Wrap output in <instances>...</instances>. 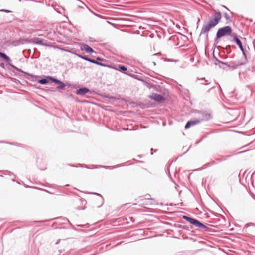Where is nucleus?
<instances>
[{
    "label": "nucleus",
    "mask_w": 255,
    "mask_h": 255,
    "mask_svg": "<svg viewBox=\"0 0 255 255\" xmlns=\"http://www.w3.org/2000/svg\"><path fill=\"white\" fill-rule=\"evenodd\" d=\"M220 67L222 68L223 69H225L227 67L225 65H222L221 64V65H220Z\"/></svg>",
    "instance_id": "32"
},
{
    "label": "nucleus",
    "mask_w": 255,
    "mask_h": 255,
    "mask_svg": "<svg viewBox=\"0 0 255 255\" xmlns=\"http://www.w3.org/2000/svg\"><path fill=\"white\" fill-rule=\"evenodd\" d=\"M214 58L215 59L216 61L218 62V63L221 64L222 65H225L227 67L233 69H236L238 66L242 65L243 64V63L240 62L239 61H231L227 63H224L217 59L214 56Z\"/></svg>",
    "instance_id": "3"
},
{
    "label": "nucleus",
    "mask_w": 255,
    "mask_h": 255,
    "mask_svg": "<svg viewBox=\"0 0 255 255\" xmlns=\"http://www.w3.org/2000/svg\"><path fill=\"white\" fill-rule=\"evenodd\" d=\"M250 226H255L253 223H250V224H246L244 228V230H245L246 232H247L249 230V227Z\"/></svg>",
    "instance_id": "19"
},
{
    "label": "nucleus",
    "mask_w": 255,
    "mask_h": 255,
    "mask_svg": "<svg viewBox=\"0 0 255 255\" xmlns=\"http://www.w3.org/2000/svg\"><path fill=\"white\" fill-rule=\"evenodd\" d=\"M246 146H247V145H246ZM245 147V146H243V147H242V148H243V147Z\"/></svg>",
    "instance_id": "47"
},
{
    "label": "nucleus",
    "mask_w": 255,
    "mask_h": 255,
    "mask_svg": "<svg viewBox=\"0 0 255 255\" xmlns=\"http://www.w3.org/2000/svg\"><path fill=\"white\" fill-rule=\"evenodd\" d=\"M90 92V90L86 87H82L77 89L76 94L79 95L83 96Z\"/></svg>",
    "instance_id": "7"
},
{
    "label": "nucleus",
    "mask_w": 255,
    "mask_h": 255,
    "mask_svg": "<svg viewBox=\"0 0 255 255\" xmlns=\"http://www.w3.org/2000/svg\"><path fill=\"white\" fill-rule=\"evenodd\" d=\"M230 156H231V155L227 156L226 157H224L223 159H221L219 158H216V161L217 163H220L223 160H225L227 159V157H230Z\"/></svg>",
    "instance_id": "20"
},
{
    "label": "nucleus",
    "mask_w": 255,
    "mask_h": 255,
    "mask_svg": "<svg viewBox=\"0 0 255 255\" xmlns=\"http://www.w3.org/2000/svg\"><path fill=\"white\" fill-rule=\"evenodd\" d=\"M232 37L233 38L232 41L234 42L239 47L242 45V42L237 37V34L235 33H233L232 35Z\"/></svg>",
    "instance_id": "12"
},
{
    "label": "nucleus",
    "mask_w": 255,
    "mask_h": 255,
    "mask_svg": "<svg viewBox=\"0 0 255 255\" xmlns=\"http://www.w3.org/2000/svg\"><path fill=\"white\" fill-rule=\"evenodd\" d=\"M91 63H93V64H96V65H99V66H102V67H110V66L107 65V64L99 62L97 61L96 60H94V59H92V60Z\"/></svg>",
    "instance_id": "14"
},
{
    "label": "nucleus",
    "mask_w": 255,
    "mask_h": 255,
    "mask_svg": "<svg viewBox=\"0 0 255 255\" xmlns=\"http://www.w3.org/2000/svg\"><path fill=\"white\" fill-rule=\"evenodd\" d=\"M167 61H168V62H173L174 61L173 60H170L169 59L166 60Z\"/></svg>",
    "instance_id": "38"
},
{
    "label": "nucleus",
    "mask_w": 255,
    "mask_h": 255,
    "mask_svg": "<svg viewBox=\"0 0 255 255\" xmlns=\"http://www.w3.org/2000/svg\"><path fill=\"white\" fill-rule=\"evenodd\" d=\"M81 49L85 50L88 53L91 54L94 52V50L86 44H82Z\"/></svg>",
    "instance_id": "10"
},
{
    "label": "nucleus",
    "mask_w": 255,
    "mask_h": 255,
    "mask_svg": "<svg viewBox=\"0 0 255 255\" xmlns=\"http://www.w3.org/2000/svg\"><path fill=\"white\" fill-rule=\"evenodd\" d=\"M182 218L185 219V220H186L189 223H190L191 225L193 224V223H194L195 220H196L195 219H194L193 218L188 217V216H186V215L183 216Z\"/></svg>",
    "instance_id": "13"
},
{
    "label": "nucleus",
    "mask_w": 255,
    "mask_h": 255,
    "mask_svg": "<svg viewBox=\"0 0 255 255\" xmlns=\"http://www.w3.org/2000/svg\"><path fill=\"white\" fill-rule=\"evenodd\" d=\"M92 60V59L88 57L87 60L86 61L91 63Z\"/></svg>",
    "instance_id": "35"
},
{
    "label": "nucleus",
    "mask_w": 255,
    "mask_h": 255,
    "mask_svg": "<svg viewBox=\"0 0 255 255\" xmlns=\"http://www.w3.org/2000/svg\"><path fill=\"white\" fill-rule=\"evenodd\" d=\"M61 217H57L56 218H54V219H60Z\"/></svg>",
    "instance_id": "44"
},
{
    "label": "nucleus",
    "mask_w": 255,
    "mask_h": 255,
    "mask_svg": "<svg viewBox=\"0 0 255 255\" xmlns=\"http://www.w3.org/2000/svg\"><path fill=\"white\" fill-rule=\"evenodd\" d=\"M201 122V120H190L187 122L185 126V128L186 129H188L191 126H193L197 124L200 123Z\"/></svg>",
    "instance_id": "6"
},
{
    "label": "nucleus",
    "mask_w": 255,
    "mask_h": 255,
    "mask_svg": "<svg viewBox=\"0 0 255 255\" xmlns=\"http://www.w3.org/2000/svg\"><path fill=\"white\" fill-rule=\"evenodd\" d=\"M232 28L230 26H226L218 29L217 31L216 37L214 40V44H217L219 42V40L221 37L230 35L232 37Z\"/></svg>",
    "instance_id": "2"
},
{
    "label": "nucleus",
    "mask_w": 255,
    "mask_h": 255,
    "mask_svg": "<svg viewBox=\"0 0 255 255\" xmlns=\"http://www.w3.org/2000/svg\"><path fill=\"white\" fill-rule=\"evenodd\" d=\"M77 209H78V210H80V209H81V208H80L79 207H77Z\"/></svg>",
    "instance_id": "45"
},
{
    "label": "nucleus",
    "mask_w": 255,
    "mask_h": 255,
    "mask_svg": "<svg viewBox=\"0 0 255 255\" xmlns=\"http://www.w3.org/2000/svg\"><path fill=\"white\" fill-rule=\"evenodd\" d=\"M80 3H81V5H78V6L80 8H84V7H87V6L83 2H82L81 1H80Z\"/></svg>",
    "instance_id": "24"
},
{
    "label": "nucleus",
    "mask_w": 255,
    "mask_h": 255,
    "mask_svg": "<svg viewBox=\"0 0 255 255\" xmlns=\"http://www.w3.org/2000/svg\"><path fill=\"white\" fill-rule=\"evenodd\" d=\"M248 150H245V151H241V152H238L237 153H233L232 154V155H235V154H241V153H244V152H245L246 151H247Z\"/></svg>",
    "instance_id": "31"
},
{
    "label": "nucleus",
    "mask_w": 255,
    "mask_h": 255,
    "mask_svg": "<svg viewBox=\"0 0 255 255\" xmlns=\"http://www.w3.org/2000/svg\"><path fill=\"white\" fill-rule=\"evenodd\" d=\"M211 165L210 164V162H208L206 164H205V165H204L202 167V168L203 169H205L206 168H207V167H211Z\"/></svg>",
    "instance_id": "23"
},
{
    "label": "nucleus",
    "mask_w": 255,
    "mask_h": 255,
    "mask_svg": "<svg viewBox=\"0 0 255 255\" xmlns=\"http://www.w3.org/2000/svg\"><path fill=\"white\" fill-rule=\"evenodd\" d=\"M120 165H118L115 167H112V166H103V167L105 168V169H113L115 167H120Z\"/></svg>",
    "instance_id": "22"
},
{
    "label": "nucleus",
    "mask_w": 255,
    "mask_h": 255,
    "mask_svg": "<svg viewBox=\"0 0 255 255\" xmlns=\"http://www.w3.org/2000/svg\"><path fill=\"white\" fill-rule=\"evenodd\" d=\"M222 18L221 13L220 11L216 12L209 19L208 21H204L202 27L200 35L206 34L208 37V33L210 30L215 27L220 22Z\"/></svg>",
    "instance_id": "1"
},
{
    "label": "nucleus",
    "mask_w": 255,
    "mask_h": 255,
    "mask_svg": "<svg viewBox=\"0 0 255 255\" xmlns=\"http://www.w3.org/2000/svg\"><path fill=\"white\" fill-rule=\"evenodd\" d=\"M152 151H153V148H151V155H153Z\"/></svg>",
    "instance_id": "39"
},
{
    "label": "nucleus",
    "mask_w": 255,
    "mask_h": 255,
    "mask_svg": "<svg viewBox=\"0 0 255 255\" xmlns=\"http://www.w3.org/2000/svg\"><path fill=\"white\" fill-rule=\"evenodd\" d=\"M93 194H96V195H99V194L96 193H93Z\"/></svg>",
    "instance_id": "42"
},
{
    "label": "nucleus",
    "mask_w": 255,
    "mask_h": 255,
    "mask_svg": "<svg viewBox=\"0 0 255 255\" xmlns=\"http://www.w3.org/2000/svg\"><path fill=\"white\" fill-rule=\"evenodd\" d=\"M183 229L188 230V227L187 226H183Z\"/></svg>",
    "instance_id": "36"
},
{
    "label": "nucleus",
    "mask_w": 255,
    "mask_h": 255,
    "mask_svg": "<svg viewBox=\"0 0 255 255\" xmlns=\"http://www.w3.org/2000/svg\"><path fill=\"white\" fill-rule=\"evenodd\" d=\"M60 239H59L57 241V242L55 243L56 244H58L60 243Z\"/></svg>",
    "instance_id": "37"
},
{
    "label": "nucleus",
    "mask_w": 255,
    "mask_h": 255,
    "mask_svg": "<svg viewBox=\"0 0 255 255\" xmlns=\"http://www.w3.org/2000/svg\"><path fill=\"white\" fill-rule=\"evenodd\" d=\"M224 16L227 21L229 22H231L232 21L231 17L227 13H225L224 14Z\"/></svg>",
    "instance_id": "18"
},
{
    "label": "nucleus",
    "mask_w": 255,
    "mask_h": 255,
    "mask_svg": "<svg viewBox=\"0 0 255 255\" xmlns=\"http://www.w3.org/2000/svg\"><path fill=\"white\" fill-rule=\"evenodd\" d=\"M223 7H224V8L226 9L227 10H229V9L225 6H223Z\"/></svg>",
    "instance_id": "40"
},
{
    "label": "nucleus",
    "mask_w": 255,
    "mask_h": 255,
    "mask_svg": "<svg viewBox=\"0 0 255 255\" xmlns=\"http://www.w3.org/2000/svg\"><path fill=\"white\" fill-rule=\"evenodd\" d=\"M210 163L211 166L217 164L216 161L214 160L211 161V162H210Z\"/></svg>",
    "instance_id": "28"
},
{
    "label": "nucleus",
    "mask_w": 255,
    "mask_h": 255,
    "mask_svg": "<svg viewBox=\"0 0 255 255\" xmlns=\"http://www.w3.org/2000/svg\"><path fill=\"white\" fill-rule=\"evenodd\" d=\"M65 86H66L65 84L62 82V83H60L59 84V85H58L57 87V88L59 89H63L65 87Z\"/></svg>",
    "instance_id": "21"
},
{
    "label": "nucleus",
    "mask_w": 255,
    "mask_h": 255,
    "mask_svg": "<svg viewBox=\"0 0 255 255\" xmlns=\"http://www.w3.org/2000/svg\"><path fill=\"white\" fill-rule=\"evenodd\" d=\"M192 225H194L196 227L203 229L204 230H207L208 229V228L205 225L203 224L197 219L195 220L194 223Z\"/></svg>",
    "instance_id": "8"
},
{
    "label": "nucleus",
    "mask_w": 255,
    "mask_h": 255,
    "mask_svg": "<svg viewBox=\"0 0 255 255\" xmlns=\"http://www.w3.org/2000/svg\"><path fill=\"white\" fill-rule=\"evenodd\" d=\"M69 52H70V53H72L71 51H68ZM73 54H75V55H76L77 56H78V57L82 59V57H83V56L81 55H80L79 54H77L76 53H75V52H72Z\"/></svg>",
    "instance_id": "25"
},
{
    "label": "nucleus",
    "mask_w": 255,
    "mask_h": 255,
    "mask_svg": "<svg viewBox=\"0 0 255 255\" xmlns=\"http://www.w3.org/2000/svg\"><path fill=\"white\" fill-rule=\"evenodd\" d=\"M239 47L240 50L242 51V52H244L245 50H244L242 45H241V46H240Z\"/></svg>",
    "instance_id": "30"
},
{
    "label": "nucleus",
    "mask_w": 255,
    "mask_h": 255,
    "mask_svg": "<svg viewBox=\"0 0 255 255\" xmlns=\"http://www.w3.org/2000/svg\"><path fill=\"white\" fill-rule=\"evenodd\" d=\"M198 80L204 81L203 82L201 83V84L205 85H208L210 83V82L209 81V80H206L205 78H197L196 81Z\"/></svg>",
    "instance_id": "16"
},
{
    "label": "nucleus",
    "mask_w": 255,
    "mask_h": 255,
    "mask_svg": "<svg viewBox=\"0 0 255 255\" xmlns=\"http://www.w3.org/2000/svg\"><path fill=\"white\" fill-rule=\"evenodd\" d=\"M0 57L2 59L6 60L7 62L11 61L10 58L5 53L0 52Z\"/></svg>",
    "instance_id": "15"
},
{
    "label": "nucleus",
    "mask_w": 255,
    "mask_h": 255,
    "mask_svg": "<svg viewBox=\"0 0 255 255\" xmlns=\"http://www.w3.org/2000/svg\"><path fill=\"white\" fill-rule=\"evenodd\" d=\"M149 98L152 100H154L157 102H161L164 99V97L160 95L155 93H153Z\"/></svg>",
    "instance_id": "5"
},
{
    "label": "nucleus",
    "mask_w": 255,
    "mask_h": 255,
    "mask_svg": "<svg viewBox=\"0 0 255 255\" xmlns=\"http://www.w3.org/2000/svg\"><path fill=\"white\" fill-rule=\"evenodd\" d=\"M64 220H66V221L67 220V219H64Z\"/></svg>",
    "instance_id": "46"
},
{
    "label": "nucleus",
    "mask_w": 255,
    "mask_h": 255,
    "mask_svg": "<svg viewBox=\"0 0 255 255\" xmlns=\"http://www.w3.org/2000/svg\"><path fill=\"white\" fill-rule=\"evenodd\" d=\"M44 39L41 38L34 37L33 38V43L43 46H47V44L44 43Z\"/></svg>",
    "instance_id": "9"
},
{
    "label": "nucleus",
    "mask_w": 255,
    "mask_h": 255,
    "mask_svg": "<svg viewBox=\"0 0 255 255\" xmlns=\"http://www.w3.org/2000/svg\"><path fill=\"white\" fill-rule=\"evenodd\" d=\"M225 47H226V51H227V52L229 53H230L231 52V50H228V48H230V45H226L225 46Z\"/></svg>",
    "instance_id": "26"
},
{
    "label": "nucleus",
    "mask_w": 255,
    "mask_h": 255,
    "mask_svg": "<svg viewBox=\"0 0 255 255\" xmlns=\"http://www.w3.org/2000/svg\"><path fill=\"white\" fill-rule=\"evenodd\" d=\"M242 54H243V55L244 56L245 60H247V58H246V53H245V51H244V52H242Z\"/></svg>",
    "instance_id": "33"
},
{
    "label": "nucleus",
    "mask_w": 255,
    "mask_h": 255,
    "mask_svg": "<svg viewBox=\"0 0 255 255\" xmlns=\"http://www.w3.org/2000/svg\"><path fill=\"white\" fill-rule=\"evenodd\" d=\"M116 69L119 70V71L124 74L129 75L131 77H133L134 78H136V77L137 76V75L135 74L128 73L127 72V71H128L127 68L125 66L123 65H119L118 68H116Z\"/></svg>",
    "instance_id": "4"
},
{
    "label": "nucleus",
    "mask_w": 255,
    "mask_h": 255,
    "mask_svg": "<svg viewBox=\"0 0 255 255\" xmlns=\"http://www.w3.org/2000/svg\"><path fill=\"white\" fill-rule=\"evenodd\" d=\"M51 81L52 82H54L56 84H60V83H62V81H61L60 80L56 79V78H55L54 77H51Z\"/></svg>",
    "instance_id": "17"
},
{
    "label": "nucleus",
    "mask_w": 255,
    "mask_h": 255,
    "mask_svg": "<svg viewBox=\"0 0 255 255\" xmlns=\"http://www.w3.org/2000/svg\"><path fill=\"white\" fill-rule=\"evenodd\" d=\"M51 76H47L45 77L44 78H42L38 80V82L43 85H45L48 83L50 81H51Z\"/></svg>",
    "instance_id": "11"
},
{
    "label": "nucleus",
    "mask_w": 255,
    "mask_h": 255,
    "mask_svg": "<svg viewBox=\"0 0 255 255\" xmlns=\"http://www.w3.org/2000/svg\"><path fill=\"white\" fill-rule=\"evenodd\" d=\"M78 226H80V227H84V225H78Z\"/></svg>",
    "instance_id": "41"
},
{
    "label": "nucleus",
    "mask_w": 255,
    "mask_h": 255,
    "mask_svg": "<svg viewBox=\"0 0 255 255\" xmlns=\"http://www.w3.org/2000/svg\"><path fill=\"white\" fill-rule=\"evenodd\" d=\"M37 221H35L34 222H33V224L34 223H37Z\"/></svg>",
    "instance_id": "43"
},
{
    "label": "nucleus",
    "mask_w": 255,
    "mask_h": 255,
    "mask_svg": "<svg viewBox=\"0 0 255 255\" xmlns=\"http://www.w3.org/2000/svg\"><path fill=\"white\" fill-rule=\"evenodd\" d=\"M96 60L99 62V61H104L105 60L101 57H96Z\"/></svg>",
    "instance_id": "27"
},
{
    "label": "nucleus",
    "mask_w": 255,
    "mask_h": 255,
    "mask_svg": "<svg viewBox=\"0 0 255 255\" xmlns=\"http://www.w3.org/2000/svg\"><path fill=\"white\" fill-rule=\"evenodd\" d=\"M88 57L85 56H83V57H82V59L86 61L87 60Z\"/></svg>",
    "instance_id": "34"
},
{
    "label": "nucleus",
    "mask_w": 255,
    "mask_h": 255,
    "mask_svg": "<svg viewBox=\"0 0 255 255\" xmlns=\"http://www.w3.org/2000/svg\"><path fill=\"white\" fill-rule=\"evenodd\" d=\"M0 11H3V12H5L6 13H10V12H11V11L8 10H6V9H1Z\"/></svg>",
    "instance_id": "29"
}]
</instances>
